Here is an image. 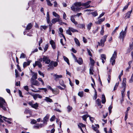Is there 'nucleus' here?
<instances>
[{"instance_id":"nucleus-1","label":"nucleus","mask_w":133,"mask_h":133,"mask_svg":"<svg viewBox=\"0 0 133 133\" xmlns=\"http://www.w3.org/2000/svg\"><path fill=\"white\" fill-rule=\"evenodd\" d=\"M7 105L5 100L2 97H0V108H2L5 111L6 110V109L5 106Z\"/></svg>"},{"instance_id":"nucleus-2","label":"nucleus","mask_w":133,"mask_h":133,"mask_svg":"<svg viewBox=\"0 0 133 133\" xmlns=\"http://www.w3.org/2000/svg\"><path fill=\"white\" fill-rule=\"evenodd\" d=\"M127 29V26H126L125 29V30L124 31H123V30H122V31L120 33V35L119 37V38L121 39L122 37V41H123V38H124L125 37V36L126 33V30Z\"/></svg>"},{"instance_id":"nucleus-3","label":"nucleus","mask_w":133,"mask_h":133,"mask_svg":"<svg viewBox=\"0 0 133 133\" xmlns=\"http://www.w3.org/2000/svg\"><path fill=\"white\" fill-rule=\"evenodd\" d=\"M46 19L47 22L49 24V27H51L52 26V23H51L50 21V16L49 12H48L47 13Z\"/></svg>"},{"instance_id":"nucleus-4","label":"nucleus","mask_w":133,"mask_h":133,"mask_svg":"<svg viewBox=\"0 0 133 133\" xmlns=\"http://www.w3.org/2000/svg\"><path fill=\"white\" fill-rule=\"evenodd\" d=\"M5 119L9 120V118H8L4 116H3L0 115V126L2 125L1 123H3L4 121H7Z\"/></svg>"},{"instance_id":"nucleus-5","label":"nucleus","mask_w":133,"mask_h":133,"mask_svg":"<svg viewBox=\"0 0 133 133\" xmlns=\"http://www.w3.org/2000/svg\"><path fill=\"white\" fill-rule=\"evenodd\" d=\"M49 116L48 115H46L45 117L43 119V121H42L41 122H43V124H44L45 125L47 124V122L48 121Z\"/></svg>"},{"instance_id":"nucleus-6","label":"nucleus","mask_w":133,"mask_h":133,"mask_svg":"<svg viewBox=\"0 0 133 133\" xmlns=\"http://www.w3.org/2000/svg\"><path fill=\"white\" fill-rule=\"evenodd\" d=\"M132 11V7L131 10L130 11L128 12L125 14V16L124 17V18L125 19H127V18H130V14L131 13Z\"/></svg>"},{"instance_id":"nucleus-7","label":"nucleus","mask_w":133,"mask_h":133,"mask_svg":"<svg viewBox=\"0 0 133 133\" xmlns=\"http://www.w3.org/2000/svg\"><path fill=\"white\" fill-rule=\"evenodd\" d=\"M31 83L33 85L38 86L39 85V82L37 80L35 81L34 79L32 78H31Z\"/></svg>"},{"instance_id":"nucleus-8","label":"nucleus","mask_w":133,"mask_h":133,"mask_svg":"<svg viewBox=\"0 0 133 133\" xmlns=\"http://www.w3.org/2000/svg\"><path fill=\"white\" fill-rule=\"evenodd\" d=\"M53 76L54 79L56 81L58 80L59 78H62V75H58L56 74L54 75Z\"/></svg>"},{"instance_id":"nucleus-9","label":"nucleus","mask_w":133,"mask_h":133,"mask_svg":"<svg viewBox=\"0 0 133 133\" xmlns=\"http://www.w3.org/2000/svg\"><path fill=\"white\" fill-rule=\"evenodd\" d=\"M75 61L79 65L82 64L83 63V61L82 58H79L78 59H77H77L75 60Z\"/></svg>"},{"instance_id":"nucleus-10","label":"nucleus","mask_w":133,"mask_h":133,"mask_svg":"<svg viewBox=\"0 0 133 133\" xmlns=\"http://www.w3.org/2000/svg\"><path fill=\"white\" fill-rule=\"evenodd\" d=\"M117 52L115 51L114 52V54H113L112 57L110 58V61L112 62V61L114 59H116V57H117Z\"/></svg>"},{"instance_id":"nucleus-11","label":"nucleus","mask_w":133,"mask_h":133,"mask_svg":"<svg viewBox=\"0 0 133 133\" xmlns=\"http://www.w3.org/2000/svg\"><path fill=\"white\" fill-rule=\"evenodd\" d=\"M32 62V61L31 60L27 62H24L23 63V67L24 68H25L27 66H28L29 65L30 63Z\"/></svg>"},{"instance_id":"nucleus-12","label":"nucleus","mask_w":133,"mask_h":133,"mask_svg":"<svg viewBox=\"0 0 133 133\" xmlns=\"http://www.w3.org/2000/svg\"><path fill=\"white\" fill-rule=\"evenodd\" d=\"M50 43L51 44L52 47L53 49H55L56 48V45L55 42L52 40H51L50 41Z\"/></svg>"},{"instance_id":"nucleus-13","label":"nucleus","mask_w":133,"mask_h":133,"mask_svg":"<svg viewBox=\"0 0 133 133\" xmlns=\"http://www.w3.org/2000/svg\"><path fill=\"white\" fill-rule=\"evenodd\" d=\"M108 36V35H104L102 38V39H101L100 41L103 42V43H104L106 41V39Z\"/></svg>"},{"instance_id":"nucleus-14","label":"nucleus","mask_w":133,"mask_h":133,"mask_svg":"<svg viewBox=\"0 0 133 133\" xmlns=\"http://www.w3.org/2000/svg\"><path fill=\"white\" fill-rule=\"evenodd\" d=\"M96 104L98 105V106H101V107H100V108H102V106L101 105V101L98 98L97 99L96 101Z\"/></svg>"},{"instance_id":"nucleus-15","label":"nucleus","mask_w":133,"mask_h":133,"mask_svg":"<svg viewBox=\"0 0 133 133\" xmlns=\"http://www.w3.org/2000/svg\"><path fill=\"white\" fill-rule=\"evenodd\" d=\"M59 19L58 18H55L53 19L51 21L52 23L54 24H55L57 22L59 21Z\"/></svg>"},{"instance_id":"nucleus-16","label":"nucleus","mask_w":133,"mask_h":133,"mask_svg":"<svg viewBox=\"0 0 133 133\" xmlns=\"http://www.w3.org/2000/svg\"><path fill=\"white\" fill-rule=\"evenodd\" d=\"M106 101V100L104 94H103L102 95V102L103 104H104Z\"/></svg>"},{"instance_id":"nucleus-17","label":"nucleus","mask_w":133,"mask_h":133,"mask_svg":"<svg viewBox=\"0 0 133 133\" xmlns=\"http://www.w3.org/2000/svg\"><path fill=\"white\" fill-rule=\"evenodd\" d=\"M71 21L75 25H76L77 24V22L76 21L74 17V16L72 15L71 17L70 18Z\"/></svg>"},{"instance_id":"nucleus-18","label":"nucleus","mask_w":133,"mask_h":133,"mask_svg":"<svg viewBox=\"0 0 133 133\" xmlns=\"http://www.w3.org/2000/svg\"><path fill=\"white\" fill-rule=\"evenodd\" d=\"M126 78H124L123 79L122 82V86H126Z\"/></svg>"},{"instance_id":"nucleus-19","label":"nucleus","mask_w":133,"mask_h":133,"mask_svg":"<svg viewBox=\"0 0 133 133\" xmlns=\"http://www.w3.org/2000/svg\"><path fill=\"white\" fill-rule=\"evenodd\" d=\"M44 100L48 102H53L52 99L50 98L49 97H46Z\"/></svg>"},{"instance_id":"nucleus-20","label":"nucleus","mask_w":133,"mask_h":133,"mask_svg":"<svg viewBox=\"0 0 133 133\" xmlns=\"http://www.w3.org/2000/svg\"><path fill=\"white\" fill-rule=\"evenodd\" d=\"M32 26V25L31 23H29L26 28V29L27 30H29L31 29Z\"/></svg>"},{"instance_id":"nucleus-21","label":"nucleus","mask_w":133,"mask_h":133,"mask_svg":"<svg viewBox=\"0 0 133 133\" xmlns=\"http://www.w3.org/2000/svg\"><path fill=\"white\" fill-rule=\"evenodd\" d=\"M63 58L64 60L69 65L70 63L69 62V59L65 56H63Z\"/></svg>"},{"instance_id":"nucleus-22","label":"nucleus","mask_w":133,"mask_h":133,"mask_svg":"<svg viewBox=\"0 0 133 133\" xmlns=\"http://www.w3.org/2000/svg\"><path fill=\"white\" fill-rule=\"evenodd\" d=\"M32 107L35 109H37L38 107V104L37 103H36L35 104H33Z\"/></svg>"},{"instance_id":"nucleus-23","label":"nucleus","mask_w":133,"mask_h":133,"mask_svg":"<svg viewBox=\"0 0 133 133\" xmlns=\"http://www.w3.org/2000/svg\"><path fill=\"white\" fill-rule=\"evenodd\" d=\"M90 60L91 65L92 66H94V65L95 62V61L94 59H92L91 57H90Z\"/></svg>"},{"instance_id":"nucleus-24","label":"nucleus","mask_w":133,"mask_h":133,"mask_svg":"<svg viewBox=\"0 0 133 133\" xmlns=\"http://www.w3.org/2000/svg\"><path fill=\"white\" fill-rule=\"evenodd\" d=\"M69 29H70V30L72 32H78V31L72 28L69 27Z\"/></svg>"},{"instance_id":"nucleus-25","label":"nucleus","mask_w":133,"mask_h":133,"mask_svg":"<svg viewBox=\"0 0 133 133\" xmlns=\"http://www.w3.org/2000/svg\"><path fill=\"white\" fill-rule=\"evenodd\" d=\"M60 84L62 86L64 87V88L66 87V86L64 84V81L62 80H61L59 82Z\"/></svg>"},{"instance_id":"nucleus-26","label":"nucleus","mask_w":133,"mask_h":133,"mask_svg":"<svg viewBox=\"0 0 133 133\" xmlns=\"http://www.w3.org/2000/svg\"><path fill=\"white\" fill-rule=\"evenodd\" d=\"M92 23H90L87 25V29L89 30L91 29V27L92 25Z\"/></svg>"},{"instance_id":"nucleus-27","label":"nucleus","mask_w":133,"mask_h":133,"mask_svg":"<svg viewBox=\"0 0 133 133\" xmlns=\"http://www.w3.org/2000/svg\"><path fill=\"white\" fill-rule=\"evenodd\" d=\"M36 63L37 65H38L39 68H41L42 66V65L40 62L38 61H36Z\"/></svg>"},{"instance_id":"nucleus-28","label":"nucleus","mask_w":133,"mask_h":133,"mask_svg":"<svg viewBox=\"0 0 133 133\" xmlns=\"http://www.w3.org/2000/svg\"><path fill=\"white\" fill-rule=\"evenodd\" d=\"M74 40L76 43L77 44L78 46H80V44L79 42L78 39L76 38H75Z\"/></svg>"},{"instance_id":"nucleus-29","label":"nucleus","mask_w":133,"mask_h":133,"mask_svg":"<svg viewBox=\"0 0 133 133\" xmlns=\"http://www.w3.org/2000/svg\"><path fill=\"white\" fill-rule=\"evenodd\" d=\"M75 5L76 6H81V2H76L74 3Z\"/></svg>"},{"instance_id":"nucleus-30","label":"nucleus","mask_w":133,"mask_h":133,"mask_svg":"<svg viewBox=\"0 0 133 133\" xmlns=\"http://www.w3.org/2000/svg\"><path fill=\"white\" fill-rule=\"evenodd\" d=\"M102 21L101 19H99L97 21L95 22V23L97 24H101Z\"/></svg>"},{"instance_id":"nucleus-31","label":"nucleus","mask_w":133,"mask_h":133,"mask_svg":"<svg viewBox=\"0 0 133 133\" xmlns=\"http://www.w3.org/2000/svg\"><path fill=\"white\" fill-rule=\"evenodd\" d=\"M78 96L81 97H82L83 96V91H79L78 92Z\"/></svg>"},{"instance_id":"nucleus-32","label":"nucleus","mask_w":133,"mask_h":133,"mask_svg":"<svg viewBox=\"0 0 133 133\" xmlns=\"http://www.w3.org/2000/svg\"><path fill=\"white\" fill-rule=\"evenodd\" d=\"M86 115L87 118L88 117H89L90 121L92 123H93L94 121L93 120H91V119H94V118L92 117H91V116H90V115H89L87 114Z\"/></svg>"},{"instance_id":"nucleus-33","label":"nucleus","mask_w":133,"mask_h":133,"mask_svg":"<svg viewBox=\"0 0 133 133\" xmlns=\"http://www.w3.org/2000/svg\"><path fill=\"white\" fill-rule=\"evenodd\" d=\"M53 16H55V17H56L58 18L59 17V16L54 11L53 12Z\"/></svg>"},{"instance_id":"nucleus-34","label":"nucleus","mask_w":133,"mask_h":133,"mask_svg":"<svg viewBox=\"0 0 133 133\" xmlns=\"http://www.w3.org/2000/svg\"><path fill=\"white\" fill-rule=\"evenodd\" d=\"M33 79H36L37 78V73H35L34 75H33L32 76V78Z\"/></svg>"},{"instance_id":"nucleus-35","label":"nucleus","mask_w":133,"mask_h":133,"mask_svg":"<svg viewBox=\"0 0 133 133\" xmlns=\"http://www.w3.org/2000/svg\"><path fill=\"white\" fill-rule=\"evenodd\" d=\"M37 123V121L34 119H32L30 122V123L32 124H36Z\"/></svg>"},{"instance_id":"nucleus-36","label":"nucleus","mask_w":133,"mask_h":133,"mask_svg":"<svg viewBox=\"0 0 133 133\" xmlns=\"http://www.w3.org/2000/svg\"><path fill=\"white\" fill-rule=\"evenodd\" d=\"M47 2V5L50 6H51L52 5V4L49 0H46Z\"/></svg>"},{"instance_id":"nucleus-37","label":"nucleus","mask_w":133,"mask_h":133,"mask_svg":"<svg viewBox=\"0 0 133 133\" xmlns=\"http://www.w3.org/2000/svg\"><path fill=\"white\" fill-rule=\"evenodd\" d=\"M78 126H79V127H82L83 128L85 127H86L85 125H84L81 123H79V124L78 125Z\"/></svg>"},{"instance_id":"nucleus-38","label":"nucleus","mask_w":133,"mask_h":133,"mask_svg":"<svg viewBox=\"0 0 133 133\" xmlns=\"http://www.w3.org/2000/svg\"><path fill=\"white\" fill-rule=\"evenodd\" d=\"M71 31L70 30V29H68L66 31V33L67 34H68L69 35H72V33L71 32Z\"/></svg>"},{"instance_id":"nucleus-39","label":"nucleus","mask_w":133,"mask_h":133,"mask_svg":"<svg viewBox=\"0 0 133 133\" xmlns=\"http://www.w3.org/2000/svg\"><path fill=\"white\" fill-rule=\"evenodd\" d=\"M85 25L84 24H78V25L77 26L80 28H84Z\"/></svg>"},{"instance_id":"nucleus-40","label":"nucleus","mask_w":133,"mask_h":133,"mask_svg":"<svg viewBox=\"0 0 133 133\" xmlns=\"http://www.w3.org/2000/svg\"><path fill=\"white\" fill-rule=\"evenodd\" d=\"M15 76L17 78L19 76V75L18 72V71L17 70V69H15Z\"/></svg>"},{"instance_id":"nucleus-41","label":"nucleus","mask_w":133,"mask_h":133,"mask_svg":"<svg viewBox=\"0 0 133 133\" xmlns=\"http://www.w3.org/2000/svg\"><path fill=\"white\" fill-rule=\"evenodd\" d=\"M91 14L94 17H95L98 15V13L96 11L92 12Z\"/></svg>"},{"instance_id":"nucleus-42","label":"nucleus","mask_w":133,"mask_h":133,"mask_svg":"<svg viewBox=\"0 0 133 133\" xmlns=\"http://www.w3.org/2000/svg\"><path fill=\"white\" fill-rule=\"evenodd\" d=\"M100 42V43L98 42V45H99V46H101L102 47L104 45V43H103V42H101V41Z\"/></svg>"},{"instance_id":"nucleus-43","label":"nucleus","mask_w":133,"mask_h":133,"mask_svg":"<svg viewBox=\"0 0 133 133\" xmlns=\"http://www.w3.org/2000/svg\"><path fill=\"white\" fill-rule=\"evenodd\" d=\"M48 44H46L45 46V47L44 48V52H45L47 50V49H48Z\"/></svg>"},{"instance_id":"nucleus-44","label":"nucleus","mask_w":133,"mask_h":133,"mask_svg":"<svg viewBox=\"0 0 133 133\" xmlns=\"http://www.w3.org/2000/svg\"><path fill=\"white\" fill-rule=\"evenodd\" d=\"M119 84V82H118V83H117L114 87V91H115V90H116L117 87H118V84Z\"/></svg>"},{"instance_id":"nucleus-45","label":"nucleus","mask_w":133,"mask_h":133,"mask_svg":"<svg viewBox=\"0 0 133 133\" xmlns=\"http://www.w3.org/2000/svg\"><path fill=\"white\" fill-rule=\"evenodd\" d=\"M36 124L38 125L39 128H41L42 127H44V125H45L44 124H43H43L41 123L40 124H39L38 123H37V124Z\"/></svg>"},{"instance_id":"nucleus-46","label":"nucleus","mask_w":133,"mask_h":133,"mask_svg":"<svg viewBox=\"0 0 133 133\" xmlns=\"http://www.w3.org/2000/svg\"><path fill=\"white\" fill-rule=\"evenodd\" d=\"M43 62H45L48 59V57L45 56H43Z\"/></svg>"},{"instance_id":"nucleus-47","label":"nucleus","mask_w":133,"mask_h":133,"mask_svg":"<svg viewBox=\"0 0 133 133\" xmlns=\"http://www.w3.org/2000/svg\"><path fill=\"white\" fill-rule=\"evenodd\" d=\"M123 74V70L121 72V73L118 76V78L120 80V81H121V77L122 75Z\"/></svg>"},{"instance_id":"nucleus-48","label":"nucleus","mask_w":133,"mask_h":133,"mask_svg":"<svg viewBox=\"0 0 133 133\" xmlns=\"http://www.w3.org/2000/svg\"><path fill=\"white\" fill-rule=\"evenodd\" d=\"M118 27H116V28L113 31L112 33V35H113L114 34H115L116 32V30H117L118 29Z\"/></svg>"},{"instance_id":"nucleus-49","label":"nucleus","mask_w":133,"mask_h":133,"mask_svg":"<svg viewBox=\"0 0 133 133\" xmlns=\"http://www.w3.org/2000/svg\"><path fill=\"white\" fill-rule=\"evenodd\" d=\"M55 118V115H53L51 118L50 119V121H54Z\"/></svg>"},{"instance_id":"nucleus-50","label":"nucleus","mask_w":133,"mask_h":133,"mask_svg":"<svg viewBox=\"0 0 133 133\" xmlns=\"http://www.w3.org/2000/svg\"><path fill=\"white\" fill-rule=\"evenodd\" d=\"M25 55L23 53H22L21 55V56L20 57V58H25Z\"/></svg>"},{"instance_id":"nucleus-51","label":"nucleus","mask_w":133,"mask_h":133,"mask_svg":"<svg viewBox=\"0 0 133 133\" xmlns=\"http://www.w3.org/2000/svg\"><path fill=\"white\" fill-rule=\"evenodd\" d=\"M38 94H34L33 96V97L34 98L35 100H36V99L38 97Z\"/></svg>"},{"instance_id":"nucleus-52","label":"nucleus","mask_w":133,"mask_h":133,"mask_svg":"<svg viewBox=\"0 0 133 133\" xmlns=\"http://www.w3.org/2000/svg\"><path fill=\"white\" fill-rule=\"evenodd\" d=\"M101 58L102 59H103L104 60H105L106 59V55L105 54H102L101 55Z\"/></svg>"},{"instance_id":"nucleus-53","label":"nucleus","mask_w":133,"mask_h":133,"mask_svg":"<svg viewBox=\"0 0 133 133\" xmlns=\"http://www.w3.org/2000/svg\"><path fill=\"white\" fill-rule=\"evenodd\" d=\"M68 109V111L69 112L72 109V107H71L70 105H68L67 107Z\"/></svg>"},{"instance_id":"nucleus-54","label":"nucleus","mask_w":133,"mask_h":133,"mask_svg":"<svg viewBox=\"0 0 133 133\" xmlns=\"http://www.w3.org/2000/svg\"><path fill=\"white\" fill-rule=\"evenodd\" d=\"M48 66L49 67V68H48V69H53L54 68V67L52 65H51V64L50 63L49 65H48Z\"/></svg>"},{"instance_id":"nucleus-55","label":"nucleus","mask_w":133,"mask_h":133,"mask_svg":"<svg viewBox=\"0 0 133 133\" xmlns=\"http://www.w3.org/2000/svg\"><path fill=\"white\" fill-rule=\"evenodd\" d=\"M126 87V86H125H125H122L121 88H123V89L121 91V92L124 93V92L125 91Z\"/></svg>"},{"instance_id":"nucleus-56","label":"nucleus","mask_w":133,"mask_h":133,"mask_svg":"<svg viewBox=\"0 0 133 133\" xmlns=\"http://www.w3.org/2000/svg\"><path fill=\"white\" fill-rule=\"evenodd\" d=\"M87 50L88 53L89 55L91 57H92V54L90 51L88 49H87Z\"/></svg>"},{"instance_id":"nucleus-57","label":"nucleus","mask_w":133,"mask_h":133,"mask_svg":"<svg viewBox=\"0 0 133 133\" xmlns=\"http://www.w3.org/2000/svg\"><path fill=\"white\" fill-rule=\"evenodd\" d=\"M82 118L83 120H84L85 121H86L87 117L86 116V115H84L83 116H82Z\"/></svg>"},{"instance_id":"nucleus-58","label":"nucleus","mask_w":133,"mask_h":133,"mask_svg":"<svg viewBox=\"0 0 133 133\" xmlns=\"http://www.w3.org/2000/svg\"><path fill=\"white\" fill-rule=\"evenodd\" d=\"M133 81V73L132 74L131 78L130 79L129 82L130 83H132Z\"/></svg>"},{"instance_id":"nucleus-59","label":"nucleus","mask_w":133,"mask_h":133,"mask_svg":"<svg viewBox=\"0 0 133 133\" xmlns=\"http://www.w3.org/2000/svg\"><path fill=\"white\" fill-rule=\"evenodd\" d=\"M18 93L19 96L22 97H23V96L22 95V92L21 91L19 90Z\"/></svg>"},{"instance_id":"nucleus-60","label":"nucleus","mask_w":133,"mask_h":133,"mask_svg":"<svg viewBox=\"0 0 133 133\" xmlns=\"http://www.w3.org/2000/svg\"><path fill=\"white\" fill-rule=\"evenodd\" d=\"M55 104H56V105H55V107L56 108H57V107H59L60 108L61 107V105L60 104H58V103H55Z\"/></svg>"},{"instance_id":"nucleus-61","label":"nucleus","mask_w":133,"mask_h":133,"mask_svg":"<svg viewBox=\"0 0 133 133\" xmlns=\"http://www.w3.org/2000/svg\"><path fill=\"white\" fill-rule=\"evenodd\" d=\"M24 89L25 90L27 91H28L29 90L28 87L27 85L24 86Z\"/></svg>"},{"instance_id":"nucleus-62","label":"nucleus","mask_w":133,"mask_h":133,"mask_svg":"<svg viewBox=\"0 0 133 133\" xmlns=\"http://www.w3.org/2000/svg\"><path fill=\"white\" fill-rule=\"evenodd\" d=\"M91 2L90 1H89L86 3H85V6H87L89 5V4L91 3Z\"/></svg>"},{"instance_id":"nucleus-63","label":"nucleus","mask_w":133,"mask_h":133,"mask_svg":"<svg viewBox=\"0 0 133 133\" xmlns=\"http://www.w3.org/2000/svg\"><path fill=\"white\" fill-rule=\"evenodd\" d=\"M38 73L40 75L42 76L43 77H44V74L40 71H38Z\"/></svg>"},{"instance_id":"nucleus-64","label":"nucleus","mask_w":133,"mask_h":133,"mask_svg":"<svg viewBox=\"0 0 133 133\" xmlns=\"http://www.w3.org/2000/svg\"><path fill=\"white\" fill-rule=\"evenodd\" d=\"M55 95L57 94H58V92L57 91V90H54L53 92H52Z\"/></svg>"}]
</instances>
